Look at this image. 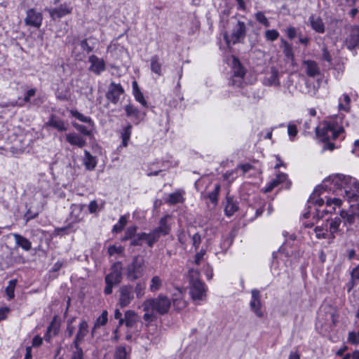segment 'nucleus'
Returning <instances> with one entry per match:
<instances>
[{
	"instance_id": "1",
	"label": "nucleus",
	"mask_w": 359,
	"mask_h": 359,
	"mask_svg": "<svg viewBox=\"0 0 359 359\" xmlns=\"http://www.w3.org/2000/svg\"><path fill=\"white\" fill-rule=\"evenodd\" d=\"M328 183L329 191L343 196L349 203L357 202L351 205L347 210H341V216L344 225L359 228V182L350 176L337 174L325 179L323 186L327 187Z\"/></svg>"
},
{
	"instance_id": "2",
	"label": "nucleus",
	"mask_w": 359,
	"mask_h": 359,
	"mask_svg": "<svg viewBox=\"0 0 359 359\" xmlns=\"http://www.w3.org/2000/svg\"><path fill=\"white\" fill-rule=\"evenodd\" d=\"M171 306V300L165 294H160L156 297L149 298L142 304L144 314L143 320L153 322L156 320V314L165 315L168 313Z\"/></svg>"
},
{
	"instance_id": "3",
	"label": "nucleus",
	"mask_w": 359,
	"mask_h": 359,
	"mask_svg": "<svg viewBox=\"0 0 359 359\" xmlns=\"http://www.w3.org/2000/svg\"><path fill=\"white\" fill-rule=\"evenodd\" d=\"M146 269L145 261L140 255L135 256L124 269L126 278L135 281L143 276Z\"/></svg>"
},
{
	"instance_id": "4",
	"label": "nucleus",
	"mask_w": 359,
	"mask_h": 359,
	"mask_svg": "<svg viewBox=\"0 0 359 359\" xmlns=\"http://www.w3.org/2000/svg\"><path fill=\"white\" fill-rule=\"evenodd\" d=\"M316 135L321 137L324 142L336 140L340 134L344 133L343 127H337L334 123H325L322 127L316 128Z\"/></svg>"
},
{
	"instance_id": "5",
	"label": "nucleus",
	"mask_w": 359,
	"mask_h": 359,
	"mask_svg": "<svg viewBox=\"0 0 359 359\" xmlns=\"http://www.w3.org/2000/svg\"><path fill=\"white\" fill-rule=\"evenodd\" d=\"M246 34V27L243 22L238 21L236 25L233 27L232 33L230 36L227 33L224 34V39L228 46L231 44H236L243 39Z\"/></svg>"
},
{
	"instance_id": "6",
	"label": "nucleus",
	"mask_w": 359,
	"mask_h": 359,
	"mask_svg": "<svg viewBox=\"0 0 359 359\" xmlns=\"http://www.w3.org/2000/svg\"><path fill=\"white\" fill-rule=\"evenodd\" d=\"M118 294V304L121 308L128 306L135 298L133 286L130 284L121 286Z\"/></svg>"
},
{
	"instance_id": "7",
	"label": "nucleus",
	"mask_w": 359,
	"mask_h": 359,
	"mask_svg": "<svg viewBox=\"0 0 359 359\" xmlns=\"http://www.w3.org/2000/svg\"><path fill=\"white\" fill-rule=\"evenodd\" d=\"M189 294L194 302H203L206 299V287L203 282L196 281L189 284Z\"/></svg>"
},
{
	"instance_id": "8",
	"label": "nucleus",
	"mask_w": 359,
	"mask_h": 359,
	"mask_svg": "<svg viewBox=\"0 0 359 359\" xmlns=\"http://www.w3.org/2000/svg\"><path fill=\"white\" fill-rule=\"evenodd\" d=\"M124 93V89L120 83L111 81L108 86L106 93V98L111 103L116 104L120 99V96Z\"/></svg>"
},
{
	"instance_id": "9",
	"label": "nucleus",
	"mask_w": 359,
	"mask_h": 359,
	"mask_svg": "<svg viewBox=\"0 0 359 359\" xmlns=\"http://www.w3.org/2000/svg\"><path fill=\"white\" fill-rule=\"evenodd\" d=\"M122 270L121 262H115L111 267V272L105 277V283H111L114 285L119 284L122 280Z\"/></svg>"
},
{
	"instance_id": "10",
	"label": "nucleus",
	"mask_w": 359,
	"mask_h": 359,
	"mask_svg": "<svg viewBox=\"0 0 359 359\" xmlns=\"http://www.w3.org/2000/svg\"><path fill=\"white\" fill-rule=\"evenodd\" d=\"M26 14L27 15L24 20L25 25L36 28L41 25L43 16L40 12H37L34 8H30L27 11Z\"/></svg>"
},
{
	"instance_id": "11",
	"label": "nucleus",
	"mask_w": 359,
	"mask_h": 359,
	"mask_svg": "<svg viewBox=\"0 0 359 359\" xmlns=\"http://www.w3.org/2000/svg\"><path fill=\"white\" fill-rule=\"evenodd\" d=\"M48 13L53 20L62 18L72 12V7L69 3H64L57 8L48 9Z\"/></svg>"
},
{
	"instance_id": "12",
	"label": "nucleus",
	"mask_w": 359,
	"mask_h": 359,
	"mask_svg": "<svg viewBox=\"0 0 359 359\" xmlns=\"http://www.w3.org/2000/svg\"><path fill=\"white\" fill-rule=\"evenodd\" d=\"M324 182L325 180L323 182L322 184L316 187L308 200L309 204L317 205L319 208L323 205L324 199L320 198V196L322 194V191H329L330 187V183H328L327 187H324Z\"/></svg>"
},
{
	"instance_id": "13",
	"label": "nucleus",
	"mask_w": 359,
	"mask_h": 359,
	"mask_svg": "<svg viewBox=\"0 0 359 359\" xmlns=\"http://www.w3.org/2000/svg\"><path fill=\"white\" fill-rule=\"evenodd\" d=\"M88 62L90 63L89 70L96 75H100L106 69L105 62L104 60L99 58L95 55L89 56Z\"/></svg>"
},
{
	"instance_id": "14",
	"label": "nucleus",
	"mask_w": 359,
	"mask_h": 359,
	"mask_svg": "<svg viewBox=\"0 0 359 359\" xmlns=\"http://www.w3.org/2000/svg\"><path fill=\"white\" fill-rule=\"evenodd\" d=\"M172 303L175 309L178 311L187 307V302L184 299L183 290L177 288V291L172 295Z\"/></svg>"
},
{
	"instance_id": "15",
	"label": "nucleus",
	"mask_w": 359,
	"mask_h": 359,
	"mask_svg": "<svg viewBox=\"0 0 359 359\" xmlns=\"http://www.w3.org/2000/svg\"><path fill=\"white\" fill-rule=\"evenodd\" d=\"M251 294L250 308L257 317L262 318L263 313L261 311L260 292L257 290H252Z\"/></svg>"
},
{
	"instance_id": "16",
	"label": "nucleus",
	"mask_w": 359,
	"mask_h": 359,
	"mask_svg": "<svg viewBox=\"0 0 359 359\" xmlns=\"http://www.w3.org/2000/svg\"><path fill=\"white\" fill-rule=\"evenodd\" d=\"M170 218L169 215H165L160 219L158 226L154 229L160 236L169 234L171 230V225L169 223Z\"/></svg>"
},
{
	"instance_id": "17",
	"label": "nucleus",
	"mask_w": 359,
	"mask_h": 359,
	"mask_svg": "<svg viewBox=\"0 0 359 359\" xmlns=\"http://www.w3.org/2000/svg\"><path fill=\"white\" fill-rule=\"evenodd\" d=\"M88 332V325L86 320H83L79 326V330L74 340L73 345L74 348H81L79 344L83 341L84 337Z\"/></svg>"
},
{
	"instance_id": "18",
	"label": "nucleus",
	"mask_w": 359,
	"mask_h": 359,
	"mask_svg": "<svg viewBox=\"0 0 359 359\" xmlns=\"http://www.w3.org/2000/svg\"><path fill=\"white\" fill-rule=\"evenodd\" d=\"M309 25L317 33L323 34L325 32V25L322 18L316 15H311L309 18Z\"/></svg>"
},
{
	"instance_id": "19",
	"label": "nucleus",
	"mask_w": 359,
	"mask_h": 359,
	"mask_svg": "<svg viewBox=\"0 0 359 359\" xmlns=\"http://www.w3.org/2000/svg\"><path fill=\"white\" fill-rule=\"evenodd\" d=\"M124 109L127 116L133 118L136 123L141 121L145 116V113L140 111L133 104H127Z\"/></svg>"
},
{
	"instance_id": "20",
	"label": "nucleus",
	"mask_w": 359,
	"mask_h": 359,
	"mask_svg": "<svg viewBox=\"0 0 359 359\" xmlns=\"http://www.w3.org/2000/svg\"><path fill=\"white\" fill-rule=\"evenodd\" d=\"M302 67L307 76L310 77H315L320 74L319 67L313 60H304Z\"/></svg>"
},
{
	"instance_id": "21",
	"label": "nucleus",
	"mask_w": 359,
	"mask_h": 359,
	"mask_svg": "<svg viewBox=\"0 0 359 359\" xmlns=\"http://www.w3.org/2000/svg\"><path fill=\"white\" fill-rule=\"evenodd\" d=\"M346 43L349 49L355 48L359 45V27H354L351 29Z\"/></svg>"
},
{
	"instance_id": "22",
	"label": "nucleus",
	"mask_w": 359,
	"mask_h": 359,
	"mask_svg": "<svg viewBox=\"0 0 359 359\" xmlns=\"http://www.w3.org/2000/svg\"><path fill=\"white\" fill-rule=\"evenodd\" d=\"M66 140L72 146L83 148L86 144V140L76 133H69L65 135Z\"/></svg>"
},
{
	"instance_id": "23",
	"label": "nucleus",
	"mask_w": 359,
	"mask_h": 359,
	"mask_svg": "<svg viewBox=\"0 0 359 359\" xmlns=\"http://www.w3.org/2000/svg\"><path fill=\"white\" fill-rule=\"evenodd\" d=\"M47 126L55 128L60 132H64L67 130L68 126L65 121L55 115H52L48 121L46 123Z\"/></svg>"
},
{
	"instance_id": "24",
	"label": "nucleus",
	"mask_w": 359,
	"mask_h": 359,
	"mask_svg": "<svg viewBox=\"0 0 359 359\" xmlns=\"http://www.w3.org/2000/svg\"><path fill=\"white\" fill-rule=\"evenodd\" d=\"M287 175L283 172H279L276 178L273 179L267 185V187L264 189L265 193L271 192L276 187L280 184L282 182H284L287 180Z\"/></svg>"
},
{
	"instance_id": "25",
	"label": "nucleus",
	"mask_w": 359,
	"mask_h": 359,
	"mask_svg": "<svg viewBox=\"0 0 359 359\" xmlns=\"http://www.w3.org/2000/svg\"><path fill=\"white\" fill-rule=\"evenodd\" d=\"M342 204L341 199L334 197V198H327L326 200V209L323 210V212H325V214L332 213L335 211L336 208L341 207Z\"/></svg>"
},
{
	"instance_id": "26",
	"label": "nucleus",
	"mask_w": 359,
	"mask_h": 359,
	"mask_svg": "<svg viewBox=\"0 0 359 359\" xmlns=\"http://www.w3.org/2000/svg\"><path fill=\"white\" fill-rule=\"evenodd\" d=\"M124 323L128 328H133L138 322V316L133 311H126L124 315Z\"/></svg>"
},
{
	"instance_id": "27",
	"label": "nucleus",
	"mask_w": 359,
	"mask_h": 359,
	"mask_svg": "<svg viewBox=\"0 0 359 359\" xmlns=\"http://www.w3.org/2000/svg\"><path fill=\"white\" fill-rule=\"evenodd\" d=\"M15 242L17 246L20 247L25 251H29L32 248V243L25 237L18 234L13 233Z\"/></svg>"
},
{
	"instance_id": "28",
	"label": "nucleus",
	"mask_w": 359,
	"mask_h": 359,
	"mask_svg": "<svg viewBox=\"0 0 359 359\" xmlns=\"http://www.w3.org/2000/svg\"><path fill=\"white\" fill-rule=\"evenodd\" d=\"M83 165L88 170H93L97 165V161L95 156H92L90 153L85 150L83 157Z\"/></svg>"
},
{
	"instance_id": "29",
	"label": "nucleus",
	"mask_w": 359,
	"mask_h": 359,
	"mask_svg": "<svg viewBox=\"0 0 359 359\" xmlns=\"http://www.w3.org/2000/svg\"><path fill=\"white\" fill-rule=\"evenodd\" d=\"M183 191H177L174 193L170 194L165 199V203L169 205H175L177 203H183L184 199L183 198Z\"/></svg>"
},
{
	"instance_id": "30",
	"label": "nucleus",
	"mask_w": 359,
	"mask_h": 359,
	"mask_svg": "<svg viewBox=\"0 0 359 359\" xmlns=\"http://www.w3.org/2000/svg\"><path fill=\"white\" fill-rule=\"evenodd\" d=\"M238 210V203L230 197H226V203L225 205L224 211L226 216L230 217L233 215Z\"/></svg>"
},
{
	"instance_id": "31",
	"label": "nucleus",
	"mask_w": 359,
	"mask_h": 359,
	"mask_svg": "<svg viewBox=\"0 0 359 359\" xmlns=\"http://www.w3.org/2000/svg\"><path fill=\"white\" fill-rule=\"evenodd\" d=\"M151 70L158 76L162 75V65L159 61V58L157 55H154L151 57Z\"/></svg>"
},
{
	"instance_id": "32",
	"label": "nucleus",
	"mask_w": 359,
	"mask_h": 359,
	"mask_svg": "<svg viewBox=\"0 0 359 359\" xmlns=\"http://www.w3.org/2000/svg\"><path fill=\"white\" fill-rule=\"evenodd\" d=\"M132 133V126L128 125L127 126L124 127L121 133V137L122 139V144L121 146L126 147L128 144V141L130 140V135Z\"/></svg>"
},
{
	"instance_id": "33",
	"label": "nucleus",
	"mask_w": 359,
	"mask_h": 359,
	"mask_svg": "<svg viewBox=\"0 0 359 359\" xmlns=\"http://www.w3.org/2000/svg\"><path fill=\"white\" fill-rule=\"evenodd\" d=\"M314 232L316 233V238H327L329 236V230L327 224L317 226L314 229Z\"/></svg>"
},
{
	"instance_id": "34",
	"label": "nucleus",
	"mask_w": 359,
	"mask_h": 359,
	"mask_svg": "<svg viewBox=\"0 0 359 359\" xmlns=\"http://www.w3.org/2000/svg\"><path fill=\"white\" fill-rule=\"evenodd\" d=\"M142 236L144 237V241L149 247H152L161 237L154 229L149 233H144Z\"/></svg>"
},
{
	"instance_id": "35",
	"label": "nucleus",
	"mask_w": 359,
	"mask_h": 359,
	"mask_svg": "<svg viewBox=\"0 0 359 359\" xmlns=\"http://www.w3.org/2000/svg\"><path fill=\"white\" fill-rule=\"evenodd\" d=\"M163 281L158 276H154L150 281L149 290L152 292L158 291L162 287Z\"/></svg>"
},
{
	"instance_id": "36",
	"label": "nucleus",
	"mask_w": 359,
	"mask_h": 359,
	"mask_svg": "<svg viewBox=\"0 0 359 359\" xmlns=\"http://www.w3.org/2000/svg\"><path fill=\"white\" fill-rule=\"evenodd\" d=\"M341 219L344 220V219L340 215V217H336L334 219L330 221L329 231L332 238H334V233L338 231L339 227L341 222Z\"/></svg>"
},
{
	"instance_id": "37",
	"label": "nucleus",
	"mask_w": 359,
	"mask_h": 359,
	"mask_svg": "<svg viewBox=\"0 0 359 359\" xmlns=\"http://www.w3.org/2000/svg\"><path fill=\"white\" fill-rule=\"evenodd\" d=\"M70 113L72 116L79 120L80 121L88 123L91 126H94V122L90 117L86 116L76 110H72Z\"/></svg>"
},
{
	"instance_id": "38",
	"label": "nucleus",
	"mask_w": 359,
	"mask_h": 359,
	"mask_svg": "<svg viewBox=\"0 0 359 359\" xmlns=\"http://www.w3.org/2000/svg\"><path fill=\"white\" fill-rule=\"evenodd\" d=\"M128 217V216L127 215L121 216L119 218L118 223L113 226L112 231L115 233L121 232L127 224Z\"/></svg>"
},
{
	"instance_id": "39",
	"label": "nucleus",
	"mask_w": 359,
	"mask_h": 359,
	"mask_svg": "<svg viewBox=\"0 0 359 359\" xmlns=\"http://www.w3.org/2000/svg\"><path fill=\"white\" fill-rule=\"evenodd\" d=\"M134 289V294H135L137 299H141L145 294V284L144 283L138 282L135 284Z\"/></svg>"
},
{
	"instance_id": "40",
	"label": "nucleus",
	"mask_w": 359,
	"mask_h": 359,
	"mask_svg": "<svg viewBox=\"0 0 359 359\" xmlns=\"http://www.w3.org/2000/svg\"><path fill=\"white\" fill-rule=\"evenodd\" d=\"M266 83L269 86H279V80L278 76V72L275 70H273L270 74V76L266 79Z\"/></svg>"
},
{
	"instance_id": "41",
	"label": "nucleus",
	"mask_w": 359,
	"mask_h": 359,
	"mask_svg": "<svg viewBox=\"0 0 359 359\" xmlns=\"http://www.w3.org/2000/svg\"><path fill=\"white\" fill-rule=\"evenodd\" d=\"M114 359H128L126 347L122 346H118L114 351Z\"/></svg>"
},
{
	"instance_id": "42",
	"label": "nucleus",
	"mask_w": 359,
	"mask_h": 359,
	"mask_svg": "<svg viewBox=\"0 0 359 359\" xmlns=\"http://www.w3.org/2000/svg\"><path fill=\"white\" fill-rule=\"evenodd\" d=\"M255 20L264 25L266 27H268L270 26V22L269 21L268 18L265 16L264 13L262 11H258L255 14Z\"/></svg>"
},
{
	"instance_id": "43",
	"label": "nucleus",
	"mask_w": 359,
	"mask_h": 359,
	"mask_svg": "<svg viewBox=\"0 0 359 359\" xmlns=\"http://www.w3.org/2000/svg\"><path fill=\"white\" fill-rule=\"evenodd\" d=\"M16 284H17V280L15 279L11 280L8 282V285L6 287V290H5L8 299H12L14 297V296H15L14 291H15V287Z\"/></svg>"
},
{
	"instance_id": "44",
	"label": "nucleus",
	"mask_w": 359,
	"mask_h": 359,
	"mask_svg": "<svg viewBox=\"0 0 359 359\" xmlns=\"http://www.w3.org/2000/svg\"><path fill=\"white\" fill-rule=\"evenodd\" d=\"M219 191L220 185L217 184L215 186L214 190L210 192L208 195V198L210 199V201L215 205L217 203L218 201V195L219 194Z\"/></svg>"
},
{
	"instance_id": "45",
	"label": "nucleus",
	"mask_w": 359,
	"mask_h": 359,
	"mask_svg": "<svg viewBox=\"0 0 359 359\" xmlns=\"http://www.w3.org/2000/svg\"><path fill=\"white\" fill-rule=\"evenodd\" d=\"M137 227L136 226H131L127 228L122 241L132 240L137 234Z\"/></svg>"
},
{
	"instance_id": "46",
	"label": "nucleus",
	"mask_w": 359,
	"mask_h": 359,
	"mask_svg": "<svg viewBox=\"0 0 359 359\" xmlns=\"http://www.w3.org/2000/svg\"><path fill=\"white\" fill-rule=\"evenodd\" d=\"M279 36V32L276 29H269L265 32V38L267 41H274Z\"/></svg>"
},
{
	"instance_id": "47",
	"label": "nucleus",
	"mask_w": 359,
	"mask_h": 359,
	"mask_svg": "<svg viewBox=\"0 0 359 359\" xmlns=\"http://www.w3.org/2000/svg\"><path fill=\"white\" fill-rule=\"evenodd\" d=\"M200 273L198 269H191L189 271V284L196 281H202L200 278Z\"/></svg>"
},
{
	"instance_id": "48",
	"label": "nucleus",
	"mask_w": 359,
	"mask_h": 359,
	"mask_svg": "<svg viewBox=\"0 0 359 359\" xmlns=\"http://www.w3.org/2000/svg\"><path fill=\"white\" fill-rule=\"evenodd\" d=\"M144 233H137L130 241V245L137 246L142 245L144 241V237L142 236Z\"/></svg>"
},
{
	"instance_id": "49",
	"label": "nucleus",
	"mask_w": 359,
	"mask_h": 359,
	"mask_svg": "<svg viewBox=\"0 0 359 359\" xmlns=\"http://www.w3.org/2000/svg\"><path fill=\"white\" fill-rule=\"evenodd\" d=\"M348 341L353 345H358L359 344V332H349Z\"/></svg>"
},
{
	"instance_id": "50",
	"label": "nucleus",
	"mask_w": 359,
	"mask_h": 359,
	"mask_svg": "<svg viewBox=\"0 0 359 359\" xmlns=\"http://www.w3.org/2000/svg\"><path fill=\"white\" fill-rule=\"evenodd\" d=\"M189 236H190V235L187 234V233L185 231L180 230L178 231L177 233V240L182 246H184L187 243V238Z\"/></svg>"
},
{
	"instance_id": "51",
	"label": "nucleus",
	"mask_w": 359,
	"mask_h": 359,
	"mask_svg": "<svg viewBox=\"0 0 359 359\" xmlns=\"http://www.w3.org/2000/svg\"><path fill=\"white\" fill-rule=\"evenodd\" d=\"M107 322V312L106 311H103L100 316H99L95 323V327H100L104 325Z\"/></svg>"
},
{
	"instance_id": "52",
	"label": "nucleus",
	"mask_w": 359,
	"mask_h": 359,
	"mask_svg": "<svg viewBox=\"0 0 359 359\" xmlns=\"http://www.w3.org/2000/svg\"><path fill=\"white\" fill-rule=\"evenodd\" d=\"M73 126L79 132L81 133V134L84 135H86V136H90L91 135V132L90 130H88L86 126H83V125H81V124H79V123H73Z\"/></svg>"
},
{
	"instance_id": "53",
	"label": "nucleus",
	"mask_w": 359,
	"mask_h": 359,
	"mask_svg": "<svg viewBox=\"0 0 359 359\" xmlns=\"http://www.w3.org/2000/svg\"><path fill=\"white\" fill-rule=\"evenodd\" d=\"M344 100L346 103V105L343 104L342 103L339 104V109L340 110H343L345 111H348L350 109L349 104L351 102V98L348 94H344Z\"/></svg>"
},
{
	"instance_id": "54",
	"label": "nucleus",
	"mask_w": 359,
	"mask_h": 359,
	"mask_svg": "<svg viewBox=\"0 0 359 359\" xmlns=\"http://www.w3.org/2000/svg\"><path fill=\"white\" fill-rule=\"evenodd\" d=\"M245 75V71L240 62H238V65L234 67L233 76L242 79Z\"/></svg>"
},
{
	"instance_id": "55",
	"label": "nucleus",
	"mask_w": 359,
	"mask_h": 359,
	"mask_svg": "<svg viewBox=\"0 0 359 359\" xmlns=\"http://www.w3.org/2000/svg\"><path fill=\"white\" fill-rule=\"evenodd\" d=\"M297 126L293 123H289L287 125V133L291 140H293L294 137L297 135Z\"/></svg>"
},
{
	"instance_id": "56",
	"label": "nucleus",
	"mask_w": 359,
	"mask_h": 359,
	"mask_svg": "<svg viewBox=\"0 0 359 359\" xmlns=\"http://www.w3.org/2000/svg\"><path fill=\"white\" fill-rule=\"evenodd\" d=\"M36 91V90L35 88H31V89L28 90L26 92L24 98L22 99V101H20V102H23L24 104L25 103L30 102L31 97H34L35 95Z\"/></svg>"
},
{
	"instance_id": "57",
	"label": "nucleus",
	"mask_w": 359,
	"mask_h": 359,
	"mask_svg": "<svg viewBox=\"0 0 359 359\" xmlns=\"http://www.w3.org/2000/svg\"><path fill=\"white\" fill-rule=\"evenodd\" d=\"M192 245L194 247L195 250H197L201 243V236L198 233H195L191 236Z\"/></svg>"
},
{
	"instance_id": "58",
	"label": "nucleus",
	"mask_w": 359,
	"mask_h": 359,
	"mask_svg": "<svg viewBox=\"0 0 359 359\" xmlns=\"http://www.w3.org/2000/svg\"><path fill=\"white\" fill-rule=\"evenodd\" d=\"M80 46L82 50L85 51L87 54L90 53L93 50V47L88 44L87 39L82 40L80 43Z\"/></svg>"
},
{
	"instance_id": "59",
	"label": "nucleus",
	"mask_w": 359,
	"mask_h": 359,
	"mask_svg": "<svg viewBox=\"0 0 359 359\" xmlns=\"http://www.w3.org/2000/svg\"><path fill=\"white\" fill-rule=\"evenodd\" d=\"M135 100L140 102L142 106L147 107V101L145 100L143 94L142 93L141 90L133 94Z\"/></svg>"
},
{
	"instance_id": "60",
	"label": "nucleus",
	"mask_w": 359,
	"mask_h": 359,
	"mask_svg": "<svg viewBox=\"0 0 359 359\" xmlns=\"http://www.w3.org/2000/svg\"><path fill=\"white\" fill-rule=\"evenodd\" d=\"M322 51H323V54H322L323 60H324L328 62H331L332 56L325 46H323V47L322 48Z\"/></svg>"
},
{
	"instance_id": "61",
	"label": "nucleus",
	"mask_w": 359,
	"mask_h": 359,
	"mask_svg": "<svg viewBox=\"0 0 359 359\" xmlns=\"http://www.w3.org/2000/svg\"><path fill=\"white\" fill-rule=\"evenodd\" d=\"M205 254V250H203V249H201L199 252H198L196 255H195V258H194V263L196 264V265H199L201 260L203 259L204 255Z\"/></svg>"
},
{
	"instance_id": "62",
	"label": "nucleus",
	"mask_w": 359,
	"mask_h": 359,
	"mask_svg": "<svg viewBox=\"0 0 359 359\" xmlns=\"http://www.w3.org/2000/svg\"><path fill=\"white\" fill-rule=\"evenodd\" d=\"M123 251V248L121 247H116L115 245H111L108 248V252L110 256H112L115 254H120Z\"/></svg>"
},
{
	"instance_id": "63",
	"label": "nucleus",
	"mask_w": 359,
	"mask_h": 359,
	"mask_svg": "<svg viewBox=\"0 0 359 359\" xmlns=\"http://www.w3.org/2000/svg\"><path fill=\"white\" fill-rule=\"evenodd\" d=\"M76 351L73 352L72 359H83V353L81 348H75Z\"/></svg>"
},
{
	"instance_id": "64",
	"label": "nucleus",
	"mask_w": 359,
	"mask_h": 359,
	"mask_svg": "<svg viewBox=\"0 0 359 359\" xmlns=\"http://www.w3.org/2000/svg\"><path fill=\"white\" fill-rule=\"evenodd\" d=\"M286 34L290 39H292L296 36L297 30L294 27H290L286 29Z\"/></svg>"
}]
</instances>
